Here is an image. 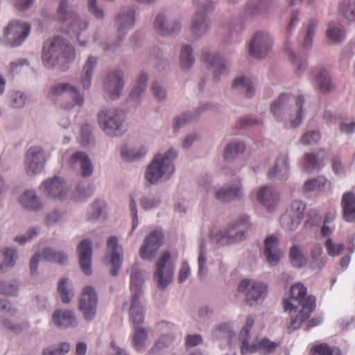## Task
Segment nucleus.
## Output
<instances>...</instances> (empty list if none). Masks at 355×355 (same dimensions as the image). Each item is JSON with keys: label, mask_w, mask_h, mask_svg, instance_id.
I'll return each mask as SVG.
<instances>
[{"label": "nucleus", "mask_w": 355, "mask_h": 355, "mask_svg": "<svg viewBox=\"0 0 355 355\" xmlns=\"http://www.w3.org/2000/svg\"><path fill=\"white\" fill-rule=\"evenodd\" d=\"M306 287L302 283H296L291 287L290 297L284 301L285 311L291 313V321L286 326L288 334L298 329L315 309V297L306 296Z\"/></svg>", "instance_id": "obj_1"}, {"label": "nucleus", "mask_w": 355, "mask_h": 355, "mask_svg": "<svg viewBox=\"0 0 355 355\" xmlns=\"http://www.w3.org/2000/svg\"><path fill=\"white\" fill-rule=\"evenodd\" d=\"M75 58L74 48L61 37H54L44 43L42 60L43 64L48 69L60 67L62 70H65V64L72 62Z\"/></svg>", "instance_id": "obj_2"}, {"label": "nucleus", "mask_w": 355, "mask_h": 355, "mask_svg": "<svg viewBox=\"0 0 355 355\" xmlns=\"http://www.w3.org/2000/svg\"><path fill=\"white\" fill-rule=\"evenodd\" d=\"M70 0H60L57 10L58 19L62 23V30L71 38H76L80 46L87 44V38L82 35L88 26L89 21L73 12L69 11Z\"/></svg>", "instance_id": "obj_3"}, {"label": "nucleus", "mask_w": 355, "mask_h": 355, "mask_svg": "<svg viewBox=\"0 0 355 355\" xmlns=\"http://www.w3.org/2000/svg\"><path fill=\"white\" fill-rule=\"evenodd\" d=\"M125 120L123 112L117 108L103 107L97 115L99 127L110 137H118L125 132Z\"/></svg>", "instance_id": "obj_4"}, {"label": "nucleus", "mask_w": 355, "mask_h": 355, "mask_svg": "<svg viewBox=\"0 0 355 355\" xmlns=\"http://www.w3.org/2000/svg\"><path fill=\"white\" fill-rule=\"evenodd\" d=\"M254 320L252 316L247 318L245 327L241 329L239 339L242 342L241 352L242 355L252 354L256 352L267 355L274 352L280 345L279 341H272L268 338H263L256 343L250 344L248 338L250 332L254 325Z\"/></svg>", "instance_id": "obj_5"}, {"label": "nucleus", "mask_w": 355, "mask_h": 355, "mask_svg": "<svg viewBox=\"0 0 355 355\" xmlns=\"http://www.w3.org/2000/svg\"><path fill=\"white\" fill-rule=\"evenodd\" d=\"M289 96L286 94H281L277 100H276L270 107V111L277 118V121H280L282 114H288L290 118V127L295 128L302 121V107L304 103L302 96H299L295 98V105L288 107V101Z\"/></svg>", "instance_id": "obj_6"}, {"label": "nucleus", "mask_w": 355, "mask_h": 355, "mask_svg": "<svg viewBox=\"0 0 355 355\" xmlns=\"http://www.w3.org/2000/svg\"><path fill=\"white\" fill-rule=\"evenodd\" d=\"M31 30L29 24L13 20L4 28L3 34L0 37V44L10 48L19 46L26 40Z\"/></svg>", "instance_id": "obj_7"}, {"label": "nucleus", "mask_w": 355, "mask_h": 355, "mask_svg": "<svg viewBox=\"0 0 355 355\" xmlns=\"http://www.w3.org/2000/svg\"><path fill=\"white\" fill-rule=\"evenodd\" d=\"M123 248L119 243L116 236H111L107 240L106 254L105 259L110 266V273L112 277L116 276L123 263Z\"/></svg>", "instance_id": "obj_8"}, {"label": "nucleus", "mask_w": 355, "mask_h": 355, "mask_svg": "<svg viewBox=\"0 0 355 355\" xmlns=\"http://www.w3.org/2000/svg\"><path fill=\"white\" fill-rule=\"evenodd\" d=\"M98 301V295L93 286H86L83 288L79 297L78 309L85 320L92 321L95 318Z\"/></svg>", "instance_id": "obj_9"}, {"label": "nucleus", "mask_w": 355, "mask_h": 355, "mask_svg": "<svg viewBox=\"0 0 355 355\" xmlns=\"http://www.w3.org/2000/svg\"><path fill=\"white\" fill-rule=\"evenodd\" d=\"M45 152L38 146L29 148L24 155V169L28 176L41 173L45 166Z\"/></svg>", "instance_id": "obj_10"}, {"label": "nucleus", "mask_w": 355, "mask_h": 355, "mask_svg": "<svg viewBox=\"0 0 355 355\" xmlns=\"http://www.w3.org/2000/svg\"><path fill=\"white\" fill-rule=\"evenodd\" d=\"M124 86L123 72L119 69L110 70L103 78V92L112 100H116L121 97Z\"/></svg>", "instance_id": "obj_11"}, {"label": "nucleus", "mask_w": 355, "mask_h": 355, "mask_svg": "<svg viewBox=\"0 0 355 355\" xmlns=\"http://www.w3.org/2000/svg\"><path fill=\"white\" fill-rule=\"evenodd\" d=\"M267 290L266 284L252 279H243L238 286V291L245 295L246 303L250 306L262 302Z\"/></svg>", "instance_id": "obj_12"}, {"label": "nucleus", "mask_w": 355, "mask_h": 355, "mask_svg": "<svg viewBox=\"0 0 355 355\" xmlns=\"http://www.w3.org/2000/svg\"><path fill=\"white\" fill-rule=\"evenodd\" d=\"M174 264L171 260V253L164 252L157 261V284L162 289L167 287L173 281Z\"/></svg>", "instance_id": "obj_13"}, {"label": "nucleus", "mask_w": 355, "mask_h": 355, "mask_svg": "<svg viewBox=\"0 0 355 355\" xmlns=\"http://www.w3.org/2000/svg\"><path fill=\"white\" fill-rule=\"evenodd\" d=\"M68 165L84 178H89L94 174V166L92 161L88 154L84 151L73 152L68 159Z\"/></svg>", "instance_id": "obj_14"}, {"label": "nucleus", "mask_w": 355, "mask_h": 355, "mask_svg": "<svg viewBox=\"0 0 355 355\" xmlns=\"http://www.w3.org/2000/svg\"><path fill=\"white\" fill-rule=\"evenodd\" d=\"M135 12L132 7H124L116 15L114 26L116 28L117 40L121 43L127 33L135 26Z\"/></svg>", "instance_id": "obj_15"}, {"label": "nucleus", "mask_w": 355, "mask_h": 355, "mask_svg": "<svg viewBox=\"0 0 355 355\" xmlns=\"http://www.w3.org/2000/svg\"><path fill=\"white\" fill-rule=\"evenodd\" d=\"M40 189L49 198L64 200L67 198L69 189L65 181L57 176L42 182Z\"/></svg>", "instance_id": "obj_16"}, {"label": "nucleus", "mask_w": 355, "mask_h": 355, "mask_svg": "<svg viewBox=\"0 0 355 355\" xmlns=\"http://www.w3.org/2000/svg\"><path fill=\"white\" fill-rule=\"evenodd\" d=\"M148 150L149 148L146 144L135 146L125 143L120 148V157L125 163L139 162L146 157Z\"/></svg>", "instance_id": "obj_17"}, {"label": "nucleus", "mask_w": 355, "mask_h": 355, "mask_svg": "<svg viewBox=\"0 0 355 355\" xmlns=\"http://www.w3.org/2000/svg\"><path fill=\"white\" fill-rule=\"evenodd\" d=\"M305 209V205L300 200H294L291 203L289 213L282 216V225L289 230H295L300 224Z\"/></svg>", "instance_id": "obj_18"}, {"label": "nucleus", "mask_w": 355, "mask_h": 355, "mask_svg": "<svg viewBox=\"0 0 355 355\" xmlns=\"http://www.w3.org/2000/svg\"><path fill=\"white\" fill-rule=\"evenodd\" d=\"M271 47L268 35L265 33H257L249 45V53L252 57L263 58L268 53Z\"/></svg>", "instance_id": "obj_19"}, {"label": "nucleus", "mask_w": 355, "mask_h": 355, "mask_svg": "<svg viewBox=\"0 0 355 355\" xmlns=\"http://www.w3.org/2000/svg\"><path fill=\"white\" fill-rule=\"evenodd\" d=\"M176 151L170 149L164 155H157V182L159 179L166 180L174 173L173 161L176 158Z\"/></svg>", "instance_id": "obj_20"}, {"label": "nucleus", "mask_w": 355, "mask_h": 355, "mask_svg": "<svg viewBox=\"0 0 355 355\" xmlns=\"http://www.w3.org/2000/svg\"><path fill=\"white\" fill-rule=\"evenodd\" d=\"M53 324L60 329L76 327L78 321L73 311L66 309H58L52 315Z\"/></svg>", "instance_id": "obj_21"}, {"label": "nucleus", "mask_w": 355, "mask_h": 355, "mask_svg": "<svg viewBox=\"0 0 355 355\" xmlns=\"http://www.w3.org/2000/svg\"><path fill=\"white\" fill-rule=\"evenodd\" d=\"M51 92L58 96L64 93L68 94L72 98L74 105L78 107H81L84 104L85 96L76 85L68 83H58L51 88Z\"/></svg>", "instance_id": "obj_22"}, {"label": "nucleus", "mask_w": 355, "mask_h": 355, "mask_svg": "<svg viewBox=\"0 0 355 355\" xmlns=\"http://www.w3.org/2000/svg\"><path fill=\"white\" fill-rule=\"evenodd\" d=\"M77 251L79 254L80 266L83 272L86 275L92 273L91 263L92 256V242L89 239L83 240L77 247Z\"/></svg>", "instance_id": "obj_23"}, {"label": "nucleus", "mask_w": 355, "mask_h": 355, "mask_svg": "<svg viewBox=\"0 0 355 355\" xmlns=\"http://www.w3.org/2000/svg\"><path fill=\"white\" fill-rule=\"evenodd\" d=\"M98 58L89 55L85 62L80 72V84L85 90H89L92 85L94 71L97 67Z\"/></svg>", "instance_id": "obj_24"}, {"label": "nucleus", "mask_w": 355, "mask_h": 355, "mask_svg": "<svg viewBox=\"0 0 355 355\" xmlns=\"http://www.w3.org/2000/svg\"><path fill=\"white\" fill-rule=\"evenodd\" d=\"M107 202L103 199L96 200L87 211L85 218L87 221L94 223L104 221L107 217Z\"/></svg>", "instance_id": "obj_25"}, {"label": "nucleus", "mask_w": 355, "mask_h": 355, "mask_svg": "<svg viewBox=\"0 0 355 355\" xmlns=\"http://www.w3.org/2000/svg\"><path fill=\"white\" fill-rule=\"evenodd\" d=\"M327 154L323 149L306 153L304 157V168L306 171L320 170L324 166Z\"/></svg>", "instance_id": "obj_26"}, {"label": "nucleus", "mask_w": 355, "mask_h": 355, "mask_svg": "<svg viewBox=\"0 0 355 355\" xmlns=\"http://www.w3.org/2000/svg\"><path fill=\"white\" fill-rule=\"evenodd\" d=\"M264 255L267 261L271 266L277 265L280 261L282 253L277 249L278 245V239L275 236L271 235L267 237L264 242Z\"/></svg>", "instance_id": "obj_27"}, {"label": "nucleus", "mask_w": 355, "mask_h": 355, "mask_svg": "<svg viewBox=\"0 0 355 355\" xmlns=\"http://www.w3.org/2000/svg\"><path fill=\"white\" fill-rule=\"evenodd\" d=\"M21 206L28 210L37 211L42 209L43 203L41 198L34 190H27L19 198Z\"/></svg>", "instance_id": "obj_28"}, {"label": "nucleus", "mask_w": 355, "mask_h": 355, "mask_svg": "<svg viewBox=\"0 0 355 355\" xmlns=\"http://www.w3.org/2000/svg\"><path fill=\"white\" fill-rule=\"evenodd\" d=\"M340 206L342 216L345 221L352 223L355 221V194L352 192H345L342 197Z\"/></svg>", "instance_id": "obj_29"}, {"label": "nucleus", "mask_w": 355, "mask_h": 355, "mask_svg": "<svg viewBox=\"0 0 355 355\" xmlns=\"http://www.w3.org/2000/svg\"><path fill=\"white\" fill-rule=\"evenodd\" d=\"M212 6H204L195 15L192 19L191 31L196 36H200L205 33L209 27V21L205 18V12L209 10H211Z\"/></svg>", "instance_id": "obj_30"}, {"label": "nucleus", "mask_w": 355, "mask_h": 355, "mask_svg": "<svg viewBox=\"0 0 355 355\" xmlns=\"http://www.w3.org/2000/svg\"><path fill=\"white\" fill-rule=\"evenodd\" d=\"M257 198L270 211L277 205L279 195L272 188L263 187L257 192Z\"/></svg>", "instance_id": "obj_31"}, {"label": "nucleus", "mask_w": 355, "mask_h": 355, "mask_svg": "<svg viewBox=\"0 0 355 355\" xmlns=\"http://www.w3.org/2000/svg\"><path fill=\"white\" fill-rule=\"evenodd\" d=\"M148 75L141 71L136 78L135 85L130 93V98L134 102L141 101L148 87Z\"/></svg>", "instance_id": "obj_32"}, {"label": "nucleus", "mask_w": 355, "mask_h": 355, "mask_svg": "<svg viewBox=\"0 0 355 355\" xmlns=\"http://www.w3.org/2000/svg\"><path fill=\"white\" fill-rule=\"evenodd\" d=\"M203 61L213 69L215 81H218V76L227 72L226 66L220 57L216 55H210L205 53L202 55Z\"/></svg>", "instance_id": "obj_33"}, {"label": "nucleus", "mask_w": 355, "mask_h": 355, "mask_svg": "<svg viewBox=\"0 0 355 355\" xmlns=\"http://www.w3.org/2000/svg\"><path fill=\"white\" fill-rule=\"evenodd\" d=\"M139 254L145 261H152L155 257V231H152L147 236L140 248Z\"/></svg>", "instance_id": "obj_34"}, {"label": "nucleus", "mask_w": 355, "mask_h": 355, "mask_svg": "<svg viewBox=\"0 0 355 355\" xmlns=\"http://www.w3.org/2000/svg\"><path fill=\"white\" fill-rule=\"evenodd\" d=\"M29 94L21 90H12L8 94V105L11 109H23L29 102Z\"/></svg>", "instance_id": "obj_35"}, {"label": "nucleus", "mask_w": 355, "mask_h": 355, "mask_svg": "<svg viewBox=\"0 0 355 355\" xmlns=\"http://www.w3.org/2000/svg\"><path fill=\"white\" fill-rule=\"evenodd\" d=\"M130 272L132 297L137 295L138 297H140L142 293V283L144 281L146 274L139 270L136 266L131 267Z\"/></svg>", "instance_id": "obj_36"}, {"label": "nucleus", "mask_w": 355, "mask_h": 355, "mask_svg": "<svg viewBox=\"0 0 355 355\" xmlns=\"http://www.w3.org/2000/svg\"><path fill=\"white\" fill-rule=\"evenodd\" d=\"M244 236V231L236 225H232L220 235L217 236V242L221 245L229 243L234 241H241Z\"/></svg>", "instance_id": "obj_37"}, {"label": "nucleus", "mask_w": 355, "mask_h": 355, "mask_svg": "<svg viewBox=\"0 0 355 355\" xmlns=\"http://www.w3.org/2000/svg\"><path fill=\"white\" fill-rule=\"evenodd\" d=\"M3 261L0 263V273L6 272L10 268H13L18 259V250L15 248L8 247L2 249Z\"/></svg>", "instance_id": "obj_38"}, {"label": "nucleus", "mask_w": 355, "mask_h": 355, "mask_svg": "<svg viewBox=\"0 0 355 355\" xmlns=\"http://www.w3.org/2000/svg\"><path fill=\"white\" fill-rule=\"evenodd\" d=\"M58 291L60 300L64 304L70 303L74 296L72 282L67 277H62L59 279L58 282Z\"/></svg>", "instance_id": "obj_39"}, {"label": "nucleus", "mask_w": 355, "mask_h": 355, "mask_svg": "<svg viewBox=\"0 0 355 355\" xmlns=\"http://www.w3.org/2000/svg\"><path fill=\"white\" fill-rule=\"evenodd\" d=\"M42 257L47 261L60 265L64 264L68 260V255L65 252L51 247L43 248Z\"/></svg>", "instance_id": "obj_40"}, {"label": "nucleus", "mask_w": 355, "mask_h": 355, "mask_svg": "<svg viewBox=\"0 0 355 355\" xmlns=\"http://www.w3.org/2000/svg\"><path fill=\"white\" fill-rule=\"evenodd\" d=\"M270 4L269 0H250L245 6V12L249 16L259 15L267 11Z\"/></svg>", "instance_id": "obj_41"}, {"label": "nucleus", "mask_w": 355, "mask_h": 355, "mask_svg": "<svg viewBox=\"0 0 355 355\" xmlns=\"http://www.w3.org/2000/svg\"><path fill=\"white\" fill-rule=\"evenodd\" d=\"M157 33L161 35H168L178 32L180 29V26L178 22H173L168 24L166 22L165 17L163 15L159 14L157 16Z\"/></svg>", "instance_id": "obj_42"}, {"label": "nucleus", "mask_w": 355, "mask_h": 355, "mask_svg": "<svg viewBox=\"0 0 355 355\" xmlns=\"http://www.w3.org/2000/svg\"><path fill=\"white\" fill-rule=\"evenodd\" d=\"M327 37L331 43L338 44L345 39V31L340 24L330 22L327 30Z\"/></svg>", "instance_id": "obj_43"}, {"label": "nucleus", "mask_w": 355, "mask_h": 355, "mask_svg": "<svg viewBox=\"0 0 355 355\" xmlns=\"http://www.w3.org/2000/svg\"><path fill=\"white\" fill-rule=\"evenodd\" d=\"M287 161L286 155L279 157L274 168L268 171V178H272L277 176L281 179L284 178L288 175L289 169Z\"/></svg>", "instance_id": "obj_44"}, {"label": "nucleus", "mask_w": 355, "mask_h": 355, "mask_svg": "<svg viewBox=\"0 0 355 355\" xmlns=\"http://www.w3.org/2000/svg\"><path fill=\"white\" fill-rule=\"evenodd\" d=\"M330 187L331 182L324 176H318L315 178L308 180L304 184V189L307 191H323L326 189H329Z\"/></svg>", "instance_id": "obj_45"}, {"label": "nucleus", "mask_w": 355, "mask_h": 355, "mask_svg": "<svg viewBox=\"0 0 355 355\" xmlns=\"http://www.w3.org/2000/svg\"><path fill=\"white\" fill-rule=\"evenodd\" d=\"M322 254V246L321 244H315L311 250V264L313 269L321 270L324 266L327 260Z\"/></svg>", "instance_id": "obj_46"}, {"label": "nucleus", "mask_w": 355, "mask_h": 355, "mask_svg": "<svg viewBox=\"0 0 355 355\" xmlns=\"http://www.w3.org/2000/svg\"><path fill=\"white\" fill-rule=\"evenodd\" d=\"M243 193L239 186L231 187L229 189H220L216 192V198L226 202L232 200L240 198Z\"/></svg>", "instance_id": "obj_47"}, {"label": "nucleus", "mask_w": 355, "mask_h": 355, "mask_svg": "<svg viewBox=\"0 0 355 355\" xmlns=\"http://www.w3.org/2000/svg\"><path fill=\"white\" fill-rule=\"evenodd\" d=\"M318 87L322 93L329 92L333 87L327 72L324 69H315L314 71Z\"/></svg>", "instance_id": "obj_48"}, {"label": "nucleus", "mask_w": 355, "mask_h": 355, "mask_svg": "<svg viewBox=\"0 0 355 355\" xmlns=\"http://www.w3.org/2000/svg\"><path fill=\"white\" fill-rule=\"evenodd\" d=\"M148 331L143 327H135L132 335V344L135 349L141 352L146 347L148 340Z\"/></svg>", "instance_id": "obj_49"}, {"label": "nucleus", "mask_w": 355, "mask_h": 355, "mask_svg": "<svg viewBox=\"0 0 355 355\" xmlns=\"http://www.w3.org/2000/svg\"><path fill=\"white\" fill-rule=\"evenodd\" d=\"M130 311L131 320L135 324H139L143 322V309L139 303V297L137 295H133V297H132Z\"/></svg>", "instance_id": "obj_50"}, {"label": "nucleus", "mask_w": 355, "mask_h": 355, "mask_svg": "<svg viewBox=\"0 0 355 355\" xmlns=\"http://www.w3.org/2000/svg\"><path fill=\"white\" fill-rule=\"evenodd\" d=\"M20 288L17 280H0V294L6 296H16Z\"/></svg>", "instance_id": "obj_51"}, {"label": "nucleus", "mask_w": 355, "mask_h": 355, "mask_svg": "<svg viewBox=\"0 0 355 355\" xmlns=\"http://www.w3.org/2000/svg\"><path fill=\"white\" fill-rule=\"evenodd\" d=\"M234 332L232 331L229 324L224 323L220 324L211 333L214 339H225L228 343H230L232 338L234 336Z\"/></svg>", "instance_id": "obj_52"}, {"label": "nucleus", "mask_w": 355, "mask_h": 355, "mask_svg": "<svg viewBox=\"0 0 355 355\" xmlns=\"http://www.w3.org/2000/svg\"><path fill=\"white\" fill-rule=\"evenodd\" d=\"M311 355H342L338 347H331L326 343H320L311 347L310 349Z\"/></svg>", "instance_id": "obj_53"}, {"label": "nucleus", "mask_w": 355, "mask_h": 355, "mask_svg": "<svg viewBox=\"0 0 355 355\" xmlns=\"http://www.w3.org/2000/svg\"><path fill=\"white\" fill-rule=\"evenodd\" d=\"M93 42L97 46H101L103 50L107 51H114L119 46L120 42L117 40L116 42L111 44H107L105 42V37L101 30H97L93 35Z\"/></svg>", "instance_id": "obj_54"}, {"label": "nucleus", "mask_w": 355, "mask_h": 355, "mask_svg": "<svg viewBox=\"0 0 355 355\" xmlns=\"http://www.w3.org/2000/svg\"><path fill=\"white\" fill-rule=\"evenodd\" d=\"M65 220L64 212L58 209H54L46 215L44 218V223L46 226L51 227Z\"/></svg>", "instance_id": "obj_55"}, {"label": "nucleus", "mask_w": 355, "mask_h": 355, "mask_svg": "<svg viewBox=\"0 0 355 355\" xmlns=\"http://www.w3.org/2000/svg\"><path fill=\"white\" fill-rule=\"evenodd\" d=\"M289 255L291 264L295 268H301L306 263L307 259L298 245L291 247Z\"/></svg>", "instance_id": "obj_56"}, {"label": "nucleus", "mask_w": 355, "mask_h": 355, "mask_svg": "<svg viewBox=\"0 0 355 355\" xmlns=\"http://www.w3.org/2000/svg\"><path fill=\"white\" fill-rule=\"evenodd\" d=\"M192 49L189 45L182 47L180 52V67L183 70L189 69L194 63V59L191 55Z\"/></svg>", "instance_id": "obj_57"}, {"label": "nucleus", "mask_w": 355, "mask_h": 355, "mask_svg": "<svg viewBox=\"0 0 355 355\" xmlns=\"http://www.w3.org/2000/svg\"><path fill=\"white\" fill-rule=\"evenodd\" d=\"M339 11L349 21L355 20V0H343L339 6Z\"/></svg>", "instance_id": "obj_58"}, {"label": "nucleus", "mask_w": 355, "mask_h": 355, "mask_svg": "<svg viewBox=\"0 0 355 355\" xmlns=\"http://www.w3.org/2000/svg\"><path fill=\"white\" fill-rule=\"evenodd\" d=\"M245 148V146L243 143L241 142H234L229 144L225 149L224 153V157L226 160H230L236 155L242 153Z\"/></svg>", "instance_id": "obj_59"}, {"label": "nucleus", "mask_w": 355, "mask_h": 355, "mask_svg": "<svg viewBox=\"0 0 355 355\" xmlns=\"http://www.w3.org/2000/svg\"><path fill=\"white\" fill-rule=\"evenodd\" d=\"M232 87L236 89L239 87H242L246 89V96L251 97L254 94V88L252 82L249 78L241 77L236 78L232 83Z\"/></svg>", "instance_id": "obj_60"}, {"label": "nucleus", "mask_w": 355, "mask_h": 355, "mask_svg": "<svg viewBox=\"0 0 355 355\" xmlns=\"http://www.w3.org/2000/svg\"><path fill=\"white\" fill-rule=\"evenodd\" d=\"M71 348L69 343H62L58 347L49 346L42 349V355H65Z\"/></svg>", "instance_id": "obj_61"}, {"label": "nucleus", "mask_w": 355, "mask_h": 355, "mask_svg": "<svg viewBox=\"0 0 355 355\" xmlns=\"http://www.w3.org/2000/svg\"><path fill=\"white\" fill-rule=\"evenodd\" d=\"M87 8L89 13L96 19L102 20L105 18V10L102 6L98 4L97 0H88Z\"/></svg>", "instance_id": "obj_62"}, {"label": "nucleus", "mask_w": 355, "mask_h": 355, "mask_svg": "<svg viewBox=\"0 0 355 355\" xmlns=\"http://www.w3.org/2000/svg\"><path fill=\"white\" fill-rule=\"evenodd\" d=\"M285 52L289 57L293 64L296 68V72L298 75L300 74V71H303L306 68V60L303 57H296L293 55V51L288 49L285 48Z\"/></svg>", "instance_id": "obj_63"}, {"label": "nucleus", "mask_w": 355, "mask_h": 355, "mask_svg": "<svg viewBox=\"0 0 355 355\" xmlns=\"http://www.w3.org/2000/svg\"><path fill=\"white\" fill-rule=\"evenodd\" d=\"M94 137L92 129L89 125H85L81 129L80 144L83 146L87 147L94 144Z\"/></svg>", "instance_id": "obj_64"}]
</instances>
